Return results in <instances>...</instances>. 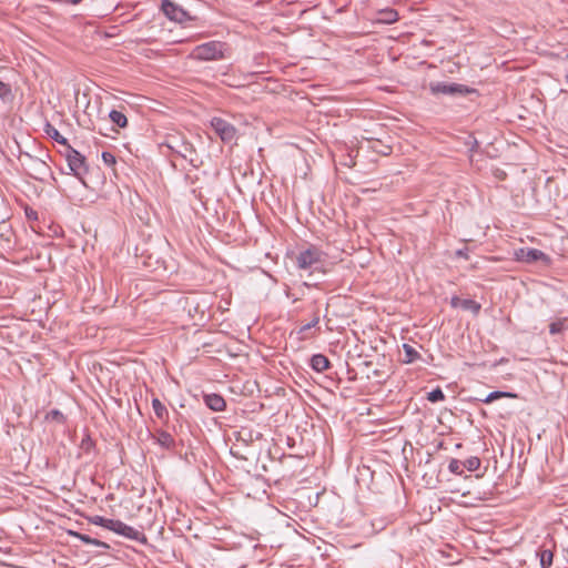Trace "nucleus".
Wrapping results in <instances>:
<instances>
[{
	"label": "nucleus",
	"mask_w": 568,
	"mask_h": 568,
	"mask_svg": "<svg viewBox=\"0 0 568 568\" xmlns=\"http://www.w3.org/2000/svg\"><path fill=\"white\" fill-rule=\"evenodd\" d=\"M161 9L170 20L176 22H183L189 18L186 11L171 0H163Z\"/></svg>",
	"instance_id": "7"
},
{
	"label": "nucleus",
	"mask_w": 568,
	"mask_h": 568,
	"mask_svg": "<svg viewBox=\"0 0 568 568\" xmlns=\"http://www.w3.org/2000/svg\"><path fill=\"white\" fill-rule=\"evenodd\" d=\"M325 254L316 246H310L296 255V265L300 270H320L323 265Z\"/></svg>",
	"instance_id": "2"
},
{
	"label": "nucleus",
	"mask_w": 568,
	"mask_h": 568,
	"mask_svg": "<svg viewBox=\"0 0 568 568\" xmlns=\"http://www.w3.org/2000/svg\"><path fill=\"white\" fill-rule=\"evenodd\" d=\"M116 523H118V520L105 518L104 519V525L102 527H104V528H106L109 530L114 531Z\"/></svg>",
	"instance_id": "31"
},
{
	"label": "nucleus",
	"mask_w": 568,
	"mask_h": 568,
	"mask_svg": "<svg viewBox=\"0 0 568 568\" xmlns=\"http://www.w3.org/2000/svg\"><path fill=\"white\" fill-rule=\"evenodd\" d=\"M211 126L214 130V132L220 136V139L225 143H230L234 141L236 138L237 130L235 129V126L222 118H212Z\"/></svg>",
	"instance_id": "5"
},
{
	"label": "nucleus",
	"mask_w": 568,
	"mask_h": 568,
	"mask_svg": "<svg viewBox=\"0 0 568 568\" xmlns=\"http://www.w3.org/2000/svg\"><path fill=\"white\" fill-rule=\"evenodd\" d=\"M33 215H37V212H33V213H27V216H33Z\"/></svg>",
	"instance_id": "37"
},
{
	"label": "nucleus",
	"mask_w": 568,
	"mask_h": 568,
	"mask_svg": "<svg viewBox=\"0 0 568 568\" xmlns=\"http://www.w3.org/2000/svg\"><path fill=\"white\" fill-rule=\"evenodd\" d=\"M12 95L11 87L0 80V98L7 100Z\"/></svg>",
	"instance_id": "27"
},
{
	"label": "nucleus",
	"mask_w": 568,
	"mask_h": 568,
	"mask_svg": "<svg viewBox=\"0 0 568 568\" xmlns=\"http://www.w3.org/2000/svg\"><path fill=\"white\" fill-rule=\"evenodd\" d=\"M480 464L481 462L478 457L471 456L463 463V466L469 471H475L480 467Z\"/></svg>",
	"instance_id": "24"
},
{
	"label": "nucleus",
	"mask_w": 568,
	"mask_h": 568,
	"mask_svg": "<svg viewBox=\"0 0 568 568\" xmlns=\"http://www.w3.org/2000/svg\"><path fill=\"white\" fill-rule=\"evenodd\" d=\"M73 535L84 544L94 545V546L102 547L105 549L109 548L108 544H105L104 541L94 539V538L90 537L89 535H84V534H80V532H74Z\"/></svg>",
	"instance_id": "16"
},
{
	"label": "nucleus",
	"mask_w": 568,
	"mask_h": 568,
	"mask_svg": "<svg viewBox=\"0 0 568 568\" xmlns=\"http://www.w3.org/2000/svg\"><path fill=\"white\" fill-rule=\"evenodd\" d=\"M568 328L567 318H559L549 325V333L551 335L559 334Z\"/></svg>",
	"instance_id": "18"
},
{
	"label": "nucleus",
	"mask_w": 568,
	"mask_h": 568,
	"mask_svg": "<svg viewBox=\"0 0 568 568\" xmlns=\"http://www.w3.org/2000/svg\"><path fill=\"white\" fill-rule=\"evenodd\" d=\"M565 80H566V82L568 83V72H567V73H566V75H565Z\"/></svg>",
	"instance_id": "38"
},
{
	"label": "nucleus",
	"mask_w": 568,
	"mask_h": 568,
	"mask_svg": "<svg viewBox=\"0 0 568 568\" xmlns=\"http://www.w3.org/2000/svg\"><path fill=\"white\" fill-rule=\"evenodd\" d=\"M104 519H105L104 517H102V516H98V515H97V516H92V517H90V518H89V521H90L91 524H93V525H97V526H101V527H102V526L104 525Z\"/></svg>",
	"instance_id": "30"
},
{
	"label": "nucleus",
	"mask_w": 568,
	"mask_h": 568,
	"mask_svg": "<svg viewBox=\"0 0 568 568\" xmlns=\"http://www.w3.org/2000/svg\"><path fill=\"white\" fill-rule=\"evenodd\" d=\"M204 403L213 412H222L226 406L224 398L214 393L204 395Z\"/></svg>",
	"instance_id": "10"
},
{
	"label": "nucleus",
	"mask_w": 568,
	"mask_h": 568,
	"mask_svg": "<svg viewBox=\"0 0 568 568\" xmlns=\"http://www.w3.org/2000/svg\"><path fill=\"white\" fill-rule=\"evenodd\" d=\"M460 308L464 310V311H469L471 312L474 315H478L481 306L479 303H477L476 301L474 300H470V298H465L463 300V302L460 303Z\"/></svg>",
	"instance_id": "17"
},
{
	"label": "nucleus",
	"mask_w": 568,
	"mask_h": 568,
	"mask_svg": "<svg viewBox=\"0 0 568 568\" xmlns=\"http://www.w3.org/2000/svg\"><path fill=\"white\" fill-rule=\"evenodd\" d=\"M92 442L90 439V437H87L82 440V447L88 449L90 446H91Z\"/></svg>",
	"instance_id": "34"
},
{
	"label": "nucleus",
	"mask_w": 568,
	"mask_h": 568,
	"mask_svg": "<svg viewBox=\"0 0 568 568\" xmlns=\"http://www.w3.org/2000/svg\"><path fill=\"white\" fill-rule=\"evenodd\" d=\"M403 348L406 357L404 361L405 363H413L419 358V353L413 346L404 344Z\"/></svg>",
	"instance_id": "20"
},
{
	"label": "nucleus",
	"mask_w": 568,
	"mask_h": 568,
	"mask_svg": "<svg viewBox=\"0 0 568 568\" xmlns=\"http://www.w3.org/2000/svg\"><path fill=\"white\" fill-rule=\"evenodd\" d=\"M156 443L166 449H171L175 446V440L171 434L164 430H160L156 434Z\"/></svg>",
	"instance_id": "12"
},
{
	"label": "nucleus",
	"mask_w": 568,
	"mask_h": 568,
	"mask_svg": "<svg viewBox=\"0 0 568 568\" xmlns=\"http://www.w3.org/2000/svg\"><path fill=\"white\" fill-rule=\"evenodd\" d=\"M540 557V567L541 568H550L552 565L554 554L551 550L542 549L538 552Z\"/></svg>",
	"instance_id": "19"
},
{
	"label": "nucleus",
	"mask_w": 568,
	"mask_h": 568,
	"mask_svg": "<svg viewBox=\"0 0 568 568\" xmlns=\"http://www.w3.org/2000/svg\"><path fill=\"white\" fill-rule=\"evenodd\" d=\"M429 90L434 95L445 94V95H456V94H466L469 92V89L466 85L458 83H447V82H430Z\"/></svg>",
	"instance_id": "6"
},
{
	"label": "nucleus",
	"mask_w": 568,
	"mask_h": 568,
	"mask_svg": "<svg viewBox=\"0 0 568 568\" xmlns=\"http://www.w3.org/2000/svg\"><path fill=\"white\" fill-rule=\"evenodd\" d=\"M45 420L57 422L58 424H63L65 420V417L59 409H52L47 413Z\"/></svg>",
	"instance_id": "22"
},
{
	"label": "nucleus",
	"mask_w": 568,
	"mask_h": 568,
	"mask_svg": "<svg viewBox=\"0 0 568 568\" xmlns=\"http://www.w3.org/2000/svg\"><path fill=\"white\" fill-rule=\"evenodd\" d=\"M168 146L178 153L183 159L187 160L193 166H197V154L196 150L193 146L192 143L183 140L178 139L175 136H172L169 139Z\"/></svg>",
	"instance_id": "4"
},
{
	"label": "nucleus",
	"mask_w": 568,
	"mask_h": 568,
	"mask_svg": "<svg viewBox=\"0 0 568 568\" xmlns=\"http://www.w3.org/2000/svg\"><path fill=\"white\" fill-rule=\"evenodd\" d=\"M44 132L55 142L63 145L65 149L68 148V145H70L68 140L64 136H62L60 132L50 123H47Z\"/></svg>",
	"instance_id": "13"
},
{
	"label": "nucleus",
	"mask_w": 568,
	"mask_h": 568,
	"mask_svg": "<svg viewBox=\"0 0 568 568\" xmlns=\"http://www.w3.org/2000/svg\"><path fill=\"white\" fill-rule=\"evenodd\" d=\"M64 158L68 162L69 169L74 174V176L83 180V176L88 173V165L84 155H82L71 145H68L64 152Z\"/></svg>",
	"instance_id": "3"
},
{
	"label": "nucleus",
	"mask_w": 568,
	"mask_h": 568,
	"mask_svg": "<svg viewBox=\"0 0 568 568\" xmlns=\"http://www.w3.org/2000/svg\"><path fill=\"white\" fill-rule=\"evenodd\" d=\"M320 323V315L316 313L314 315V318L312 320V322L303 325L300 331H298V334H303L305 333L306 331L311 329L312 327H315L317 324Z\"/></svg>",
	"instance_id": "28"
},
{
	"label": "nucleus",
	"mask_w": 568,
	"mask_h": 568,
	"mask_svg": "<svg viewBox=\"0 0 568 568\" xmlns=\"http://www.w3.org/2000/svg\"><path fill=\"white\" fill-rule=\"evenodd\" d=\"M427 399L432 403H437L445 399V394L437 387L427 394Z\"/></svg>",
	"instance_id": "25"
},
{
	"label": "nucleus",
	"mask_w": 568,
	"mask_h": 568,
	"mask_svg": "<svg viewBox=\"0 0 568 568\" xmlns=\"http://www.w3.org/2000/svg\"><path fill=\"white\" fill-rule=\"evenodd\" d=\"M102 161L108 166H113L116 163L115 156L111 152H103Z\"/></svg>",
	"instance_id": "29"
},
{
	"label": "nucleus",
	"mask_w": 568,
	"mask_h": 568,
	"mask_svg": "<svg viewBox=\"0 0 568 568\" xmlns=\"http://www.w3.org/2000/svg\"><path fill=\"white\" fill-rule=\"evenodd\" d=\"M152 407H153L155 416L159 419L163 420V419L168 418L169 412H168L166 407L161 403V400L159 398H153L152 399Z\"/></svg>",
	"instance_id": "15"
},
{
	"label": "nucleus",
	"mask_w": 568,
	"mask_h": 568,
	"mask_svg": "<svg viewBox=\"0 0 568 568\" xmlns=\"http://www.w3.org/2000/svg\"><path fill=\"white\" fill-rule=\"evenodd\" d=\"M114 532L124 536L132 540H140L141 538H144L143 534L136 530L135 528L122 523L121 520H118Z\"/></svg>",
	"instance_id": "9"
},
{
	"label": "nucleus",
	"mask_w": 568,
	"mask_h": 568,
	"mask_svg": "<svg viewBox=\"0 0 568 568\" xmlns=\"http://www.w3.org/2000/svg\"><path fill=\"white\" fill-rule=\"evenodd\" d=\"M517 261L534 263L537 261L548 262L549 257L540 250L537 248H520L515 253Z\"/></svg>",
	"instance_id": "8"
},
{
	"label": "nucleus",
	"mask_w": 568,
	"mask_h": 568,
	"mask_svg": "<svg viewBox=\"0 0 568 568\" xmlns=\"http://www.w3.org/2000/svg\"><path fill=\"white\" fill-rule=\"evenodd\" d=\"M33 215H37V212H33V213H27V216H33Z\"/></svg>",
	"instance_id": "36"
},
{
	"label": "nucleus",
	"mask_w": 568,
	"mask_h": 568,
	"mask_svg": "<svg viewBox=\"0 0 568 568\" xmlns=\"http://www.w3.org/2000/svg\"><path fill=\"white\" fill-rule=\"evenodd\" d=\"M382 18L381 21L384 23H393L398 20V13L397 11L393 9H387L381 12Z\"/></svg>",
	"instance_id": "21"
},
{
	"label": "nucleus",
	"mask_w": 568,
	"mask_h": 568,
	"mask_svg": "<svg viewBox=\"0 0 568 568\" xmlns=\"http://www.w3.org/2000/svg\"><path fill=\"white\" fill-rule=\"evenodd\" d=\"M226 44L221 41H209L206 43L196 45L190 57L200 61H213L224 58Z\"/></svg>",
	"instance_id": "1"
},
{
	"label": "nucleus",
	"mask_w": 568,
	"mask_h": 568,
	"mask_svg": "<svg viewBox=\"0 0 568 568\" xmlns=\"http://www.w3.org/2000/svg\"><path fill=\"white\" fill-rule=\"evenodd\" d=\"M463 467V463L454 458L448 464L449 471L458 476L464 474Z\"/></svg>",
	"instance_id": "26"
},
{
	"label": "nucleus",
	"mask_w": 568,
	"mask_h": 568,
	"mask_svg": "<svg viewBox=\"0 0 568 568\" xmlns=\"http://www.w3.org/2000/svg\"><path fill=\"white\" fill-rule=\"evenodd\" d=\"M109 118L119 128H125L128 125V119L126 116L118 110H112L109 113Z\"/></svg>",
	"instance_id": "14"
},
{
	"label": "nucleus",
	"mask_w": 568,
	"mask_h": 568,
	"mask_svg": "<svg viewBox=\"0 0 568 568\" xmlns=\"http://www.w3.org/2000/svg\"><path fill=\"white\" fill-rule=\"evenodd\" d=\"M456 255L463 258H468V248H460L456 251Z\"/></svg>",
	"instance_id": "32"
},
{
	"label": "nucleus",
	"mask_w": 568,
	"mask_h": 568,
	"mask_svg": "<svg viewBox=\"0 0 568 568\" xmlns=\"http://www.w3.org/2000/svg\"><path fill=\"white\" fill-rule=\"evenodd\" d=\"M501 397H516V395L513 394V393L495 390V392L489 393L487 395V397L484 399V402L485 403H491L495 399H498V398H501Z\"/></svg>",
	"instance_id": "23"
},
{
	"label": "nucleus",
	"mask_w": 568,
	"mask_h": 568,
	"mask_svg": "<svg viewBox=\"0 0 568 568\" xmlns=\"http://www.w3.org/2000/svg\"><path fill=\"white\" fill-rule=\"evenodd\" d=\"M462 302H463V298H459V297H457V296H454V297H452V300H450V305H452L453 307H459V308H460V303H462Z\"/></svg>",
	"instance_id": "33"
},
{
	"label": "nucleus",
	"mask_w": 568,
	"mask_h": 568,
	"mask_svg": "<svg viewBox=\"0 0 568 568\" xmlns=\"http://www.w3.org/2000/svg\"><path fill=\"white\" fill-rule=\"evenodd\" d=\"M329 361L328 358L323 354H315L311 357V367L318 373H322L329 368Z\"/></svg>",
	"instance_id": "11"
},
{
	"label": "nucleus",
	"mask_w": 568,
	"mask_h": 568,
	"mask_svg": "<svg viewBox=\"0 0 568 568\" xmlns=\"http://www.w3.org/2000/svg\"><path fill=\"white\" fill-rule=\"evenodd\" d=\"M33 215H37V212H33V213H27V216H33Z\"/></svg>",
	"instance_id": "35"
}]
</instances>
